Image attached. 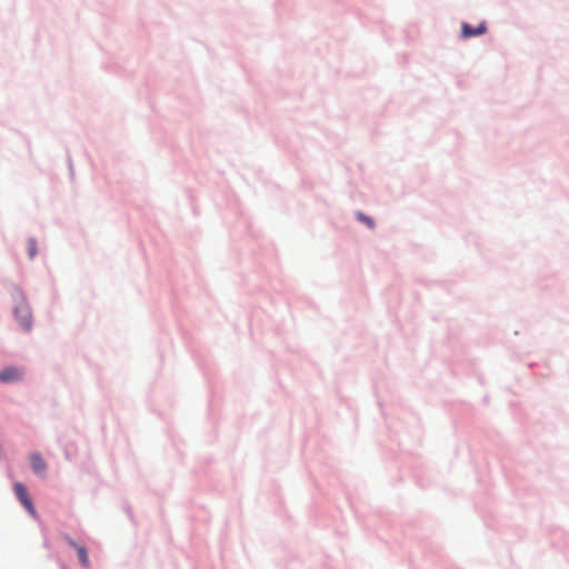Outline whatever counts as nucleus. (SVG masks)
I'll use <instances>...</instances> for the list:
<instances>
[{
    "label": "nucleus",
    "instance_id": "423d86ee",
    "mask_svg": "<svg viewBox=\"0 0 569 569\" xmlns=\"http://www.w3.org/2000/svg\"><path fill=\"white\" fill-rule=\"evenodd\" d=\"M30 463L34 473L43 475L47 469V463L40 453L33 452L30 455Z\"/></svg>",
    "mask_w": 569,
    "mask_h": 569
},
{
    "label": "nucleus",
    "instance_id": "f257e3e1",
    "mask_svg": "<svg viewBox=\"0 0 569 569\" xmlns=\"http://www.w3.org/2000/svg\"><path fill=\"white\" fill-rule=\"evenodd\" d=\"M14 316L23 330H30L32 327V312L23 295H19L16 300Z\"/></svg>",
    "mask_w": 569,
    "mask_h": 569
},
{
    "label": "nucleus",
    "instance_id": "39448f33",
    "mask_svg": "<svg viewBox=\"0 0 569 569\" xmlns=\"http://www.w3.org/2000/svg\"><path fill=\"white\" fill-rule=\"evenodd\" d=\"M487 31L486 22L482 21L478 24V27L473 28L468 23H462L461 33L465 38H471L476 36L483 34Z\"/></svg>",
    "mask_w": 569,
    "mask_h": 569
},
{
    "label": "nucleus",
    "instance_id": "20e7f679",
    "mask_svg": "<svg viewBox=\"0 0 569 569\" xmlns=\"http://www.w3.org/2000/svg\"><path fill=\"white\" fill-rule=\"evenodd\" d=\"M66 541L69 543L70 547H72L77 551L80 563L84 568H90V560H89L87 548L78 545L76 541H73L69 537H66Z\"/></svg>",
    "mask_w": 569,
    "mask_h": 569
},
{
    "label": "nucleus",
    "instance_id": "f03ea898",
    "mask_svg": "<svg viewBox=\"0 0 569 569\" xmlns=\"http://www.w3.org/2000/svg\"><path fill=\"white\" fill-rule=\"evenodd\" d=\"M13 490L18 500L23 505L29 515L33 518H37V511L26 487L20 482H16L13 485Z\"/></svg>",
    "mask_w": 569,
    "mask_h": 569
},
{
    "label": "nucleus",
    "instance_id": "6e6552de",
    "mask_svg": "<svg viewBox=\"0 0 569 569\" xmlns=\"http://www.w3.org/2000/svg\"><path fill=\"white\" fill-rule=\"evenodd\" d=\"M357 218L359 221H361L362 223H365L368 228L372 229L375 227V222H373V219L363 214L362 212H358L357 213Z\"/></svg>",
    "mask_w": 569,
    "mask_h": 569
},
{
    "label": "nucleus",
    "instance_id": "7ed1b4c3",
    "mask_svg": "<svg viewBox=\"0 0 569 569\" xmlns=\"http://www.w3.org/2000/svg\"><path fill=\"white\" fill-rule=\"evenodd\" d=\"M24 371L18 367H7L0 371V382L10 383L22 380Z\"/></svg>",
    "mask_w": 569,
    "mask_h": 569
},
{
    "label": "nucleus",
    "instance_id": "0eeeda50",
    "mask_svg": "<svg viewBox=\"0 0 569 569\" xmlns=\"http://www.w3.org/2000/svg\"><path fill=\"white\" fill-rule=\"evenodd\" d=\"M27 251L30 259H33L38 253V244L37 241L32 238L27 241Z\"/></svg>",
    "mask_w": 569,
    "mask_h": 569
}]
</instances>
